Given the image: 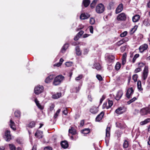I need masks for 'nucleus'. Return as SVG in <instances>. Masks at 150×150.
<instances>
[{
	"instance_id": "obj_1",
	"label": "nucleus",
	"mask_w": 150,
	"mask_h": 150,
	"mask_svg": "<svg viewBox=\"0 0 150 150\" xmlns=\"http://www.w3.org/2000/svg\"><path fill=\"white\" fill-rule=\"evenodd\" d=\"M64 77L61 75H59L56 76L54 79L53 84L55 86L59 85L64 80Z\"/></svg>"
},
{
	"instance_id": "obj_2",
	"label": "nucleus",
	"mask_w": 150,
	"mask_h": 150,
	"mask_svg": "<svg viewBox=\"0 0 150 150\" xmlns=\"http://www.w3.org/2000/svg\"><path fill=\"white\" fill-rule=\"evenodd\" d=\"M104 10V6L101 3L98 4L96 8V12L98 13H103Z\"/></svg>"
},
{
	"instance_id": "obj_3",
	"label": "nucleus",
	"mask_w": 150,
	"mask_h": 150,
	"mask_svg": "<svg viewBox=\"0 0 150 150\" xmlns=\"http://www.w3.org/2000/svg\"><path fill=\"white\" fill-rule=\"evenodd\" d=\"M44 88L43 86H38L34 88V93L36 94H39L41 93L43 91Z\"/></svg>"
},
{
	"instance_id": "obj_4",
	"label": "nucleus",
	"mask_w": 150,
	"mask_h": 150,
	"mask_svg": "<svg viewBox=\"0 0 150 150\" xmlns=\"http://www.w3.org/2000/svg\"><path fill=\"white\" fill-rule=\"evenodd\" d=\"M126 110V108L124 106H122L118 108L116 110L115 112L118 114H121L125 112Z\"/></svg>"
},
{
	"instance_id": "obj_5",
	"label": "nucleus",
	"mask_w": 150,
	"mask_h": 150,
	"mask_svg": "<svg viewBox=\"0 0 150 150\" xmlns=\"http://www.w3.org/2000/svg\"><path fill=\"white\" fill-rule=\"evenodd\" d=\"M4 138L7 141H9L11 139V136L10 134V131L8 130H6L5 132Z\"/></svg>"
},
{
	"instance_id": "obj_6",
	"label": "nucleus",
	"mask_w": 150,
	"mask_h": 150,
	"mask_svg": "<svg viewBox=\"0 0 150 150\" xmlns=\"http://www.w3.org/2000/svg\"><path fill=\"white\" fill-rule=\"evenodd\" d=\"M148 75V68L145 66L143 70V73L142 76V79L143 80H145L147 78Z\"/></svg>"
},
{
	"instance_id": "obj_7",
	"label": "nucleus",
	"mask_w": 150,
	"mask_h": 150,
	"mask_svg": "<svg viewBox=\"0 0 150 150\" xmlns=\"http://www.w3.org/2000/svg\"><path fill=\"white\" fill-rule=\"evenodd\" d=\"M126 15L124 13H121L117 17V19L118 21H124L126 20Z\"/></svg>"
},
{
	"instance_id": "obj_8",
	"label": "nucleus",
	"mask_w": 150,
	"mask_h": 150,
	"mask_svg": "<svg viewBox=\"0 0 150 150\" xmlns=\"http://www.w3.org/2000/svg\"><path fill=\"white\" fill-rule=\"evenodd\" d=\"M134 90L131 87L128 88L126 94V96L128 98H129L133 94Z\"/></svg>"
},
{
	"instance_id": "obj_9",
	"label": "nucleus",
	"mask_w": 150,
	"mask_h": 150,
	"mask_svg": "<svg viewBox=\"0 0 150 150\" xmlns=\"http://www.w3.org/2000/svg\"><path fill=\"white\" fill-rule=\"evenodd\" d=\"M148 46L146 44H144L141 45L139 47V50L141 53H142L148 48Z\"/></svg>"
},
{
	"instance_id": "obj_10",
	"label": "nucleus",
	"mask_w": 150,
	"mask_h": 150,
	"mask_svg": "<svg viewBox=\"0 0 150 150\" xmlns=\"http://www.w3.org/2000/svg\"><path fill=\"white\" fill-rule=\"evenodd\" d=\"M140 113L142 115L148 114H150V109L147 108H143L141 110Z\"/></svg>"
},
{
	"instance_id": "obj_11",
	"label": "nucleus",
	"mask_w": 150,
	"mask_h": 150,
	"mask_svg": "<svg viewBox=\"0 0 150 150\" xmlns=\"http://www.w3.org/2000/svg\"><path fill=\"white\" fill-rule=\"evenodd\" d=\"M110 127H107L106 130V136L105 141L106 142L108 141L110 136Z\"/></svg>"
},
{
	"instance_id": "obj_12",
	"label": "nucleus",
	"mask_w": 150,
	"mask_h": 150,
	"mask_svg": "<svg viewBox=\"0 0 150 150\" xmlns=\"http://www.w3.org/2000/svg\"><path fill=\"white\" fill-rule=\"evenodd\" d=\"M38 108L40 110H42L44 108V106L43 105L41 104L38 100L37 98H35L34 100Z\"/></svg>"
},
{
	"instance_id": "obj_13",
	"label": "nucleus",
	"mask_w": 150,
	"mask_h": 150,
	"mask_svg": "<svg viewBox=\"0 0 150 150\" xmlns=\"http://www.w3.org/2000/svg\"><path fill=\"white\" fill-rule=\"evenodd\" d=\"M123 5L122 4H120L117 6L115 11L116 13H118L121 12L123 10Z\"/></svg>"
},
{
	"instance_id": "obj_14",
	"label": "nucleus",
	"mask_w": 150,
	"mask_h": 150,
	"mask_svg": "<svg viewBox=\"0 0 150 150\" xmlns=\"http://www.w3.org/2000/svg\"><path fill=\"white\" fill-rule=\"evenodd\" d=\"M93 68H95L98 71L102 69V67L100 64L98 63L95 62L93 65Z\"/></svg>"
},
{
	"instance_id": "obj_15",
	"label": "nucleus",
	"mask_w": 150,
	"mask_h": 150,
	"mask_svg": "<svg viewBox=\"0 0 150 150\" xmlns=\"http://www.w3.org/2000/svg\"><path fill=\"white\" fill-rule=\"evenodd\" d=\"M123 94V92L122 90L118 91L117 94L115 99L117 100H119Z\"/></svg>"
},
{
	"instance_id": "obj_16",
	"label": "nucleus",
	"mask_w": 150,
	"mask_h": 150,
	"mask_svg": "<svg viewBox=\"0 0 150 150\" xmlns=\"http://www.w3.org/2000/svg\"><path fill=\"white\" fill-rule=\"evenodd\" d=\"M108 105L106 106L107 103H104L103 105V108L104 109L105 108V107L106 106V108L107 109H108L110 107H111L113 103V102L110 100H109L108 102Z\"/></svg>"
},
{
	"instance_id": "obj_17",
	"label": "nucleus",
	"mask_w": 150,
	"mask_h": 150,
	"mask_svg": "<svg viewBox=\"0 0 150 150\" xmlns=\"http://www.w3.org/2000/svg\"><path fill=\"white\" fill-rule=\"evenodd\" d=\"M54 76H55L53 75H50L46 79L45 81V82L47 83H50L54 77Z\"/></svg>"
},
{
	"instance_id": "obj_18",
	"label": "nucleus",
	"mask_w": 150,
	"mask_h": 150,
	"mask_svg": "<svg viewBox=\"0 0 150 150\" xmlns=\"http://www.w3.org/2000/svg\"><path fill=\"white\" fill-rule=\"evenodd\" d=\"M104 115V113L103 112H102L99 115H98L96 117V121L99 122L103 118Z\"/></svg>"
},
{
	"instance_id": "obj_19",
	"label": "nucleus",
	"mask_w": 150,
	"mask_h": 150,
	"mask_svg": "<svg viewBox=\"0 0 150 150\" xmlns=\"http://www.w3.org/2000/svg\"><path fill=\"white\" fill-rule=\"evenodd\" d=\"M9 125L10 127L13 130H15L16 129L15 123L13 121L12 119H10V120Z\"/></svg>"
},
{
	"instance_id": "obj_20",
	"label": "nucleus",
	"mask_w": 150,
	"mask_h": 150,
	"mask_svg": "<svg viewBox=\"0 0 150 150\" xmlns=\"http://www.w3.org/2000/svg\"><path fill=\"white\" fill-rule=\"evenodd\" d=\"M35 137L39 138H41L42 137V132L39 130H37L35 134Z\"/></svg>"
},
{
	"instance_id": "obj_21",
	"label": "nucleus",
	"mask_w": 150,
	"mask_h": 150,
	"mask_svg": "<svg viewBox=\"0 0 150 150\" xmlns=\"http://www.w3.org/2000/svg\"><path fill=\"white\" fill-rule=\"evenodd\" d=\"M80 87H81L80 86L74 87L71 90V93H77L80 90Z\"/></svg>"
},
{
	"instance_id": "obj_22",
	"label": "nucleus",
	"mask_w": 150,
	"mask_h": 150,
	"mask_svg": "<svg viewBox=\"0 0 150 150\" xmlns=\"http://www.w3.org/2000/svg\"><path fill=\"white\" fill-rule=\"evenodd\" d=\"M89 17V15L88 14L83 13L81 14L80 18L81 19L84 20L86 19Z\"/></svg>"
},
{
	"instance_id": "obj_23",
	"label": "nucleus",
	"mask_w": 150,
	"mask_h": 150,
	"mask_svg": "<svg viewBox=\"0 0 150 150\" xmlns=\"http://www.w3.org/2000/svg\"><path fill=\"white\" fill-rule=\"evenodd\" d=\"M98 111V110L97 108L93 106L90 109V112L94 114L96 113Z\"/></svg>"
},
{
	"instance_id": "obj_24",
	"label": "nucleus",
	"mask_w": 150,
	"mask_h": 150,
	"mask_svg": "<svg viewBox=\"0 0 150 150\" xmlns=\"http://www.w3.org/2000/svg\"><path fill=\"white\" fill-rule=\"evenodd\" d=\"M61 144L62 147L64 149L67 148L68 146V144L67 142L65 141H62L61 143Z\"/></svg>"
},
{
	"instance_id": "obj_25",
	"label": "nucleus",
	"mask_w": 150,
	"mask_h": 150,
	"mask_svg": "<svg viewBox=\"0 0 150 150\" xmlns=\"http://www.w3.org/2000/svg\"><path fill=\"white\" fill-rule=\"evenodd\" d=\"M69 133H71L73 135L76 134V130L72 127H71L69 129Z\"/></svg>"
},
{
	"instance_id": "obj_26",
	"label": "nucleus",
	"mask_w": 150,
	"mask_h": 150,
	"mask_svg": "<svg viewBox=\"0 0 150 150\" xmlns=\"http://www.w3.org/2000/svg\"><path fill=\"white\" fill-rule=\"evenodd\" d=\"M115 6V2L112 1H111L109 3V6L108 7V9L110 10L113 9L114 8Z\"/></svg>"
},
{
	"instance_id": "obj_27",
	"label": "nucleus",
	"mask_w": 150,
	"mask_h": 150,
	"mask_svg": "<svg viewBox=\"0 0 150 150\" xmlns=\"http://www.w3.org/2000/svg\"><path fill=\"white\" fill-rule=\"evenodd\" d=\"M140 18V16L138 15H136L132 17V21L134 22H137Z\"/></svg>"
},
{
	"instance_id": "obj_28",
	"label": "nucleus",
	"mask_w": 150,
	"mask_h": 150,
	"mask_svg": "<svg viewBox=\"0 0 150 150\" xmlns=\"http://www.w3.org/2000/svg\"><path fill=\"white\" fill-rule=\"evenodd\" d=\"M127 54L126 53H124L122 55V64L124 65L125 64L126 62Z\"/></svg>"
},
{
	"instance_id": "obj_29",
	"label": "nucleus",
	"mask_w": 150,
	"mask_h": 150,
	"mask_svg": "<svg viewBox=\"0 0 150 150\" xmlns=\"http://www.w3.org/2000/svg\"><path fill=\"white\" fill-rule=\"evenodd\" d=\"M69 46V45L68 43L65 44L63 46L61 50V52L62 53H64L66 50L67 49L68 47Z\"/></svg>"
},
{
	"instance_id": "obj_30",
	"label": "nucleus",
	"mask_w": 150,
	"mask_h": 150,
	"mask_svg": "<svg viewBox=\"0 0 150 150\" xmlns=\"http://www.w3.org/2000/svg\"><path fill=\"white\" fill-rule=\"evenodd\" d=\"M150 122V118H148L145 119L144 120L140 122V124L141 125H143L147 124L149 122Z\"/></svg>"
},
{
	"instance_id": "obj_31",
	"label": "nucleus",
	"mask_w": 150,
	"mask_h": 150,
	"mask_svg": "<svg viewBox=\"0 0 150 150\" xmlns=\"http://www.w3.org/2000/svg\"><path fill=\"white\" fill-rule=\"evenodd\" d=\"M90 2V0H83V4L85 7H86L88 6Z\"/></svg>"
},
{
	"instance_id": "obj_32",
	"label": "nucleus",
	"mask_w": 150,
	"mask_h": 150,
	"mask_svg": "<svg viewBox=\"0 0 150 150\" xmlns=\"http://www.w3.org/2000/svg\"><path fill=\"white\" fill-rule=\"evenodd\" d=\"M62 95V93H58L56 94H53L52 96V98L54 99H57L60 98Z\"/></svg>"
},
{
	"instance_id": "obj_33",
	"label": "nucleus",
	"mask_w": 150,
	"mask_h": 150,
	"mask_svg": "<svg viewBox=\"0 0 150 150\" xmlns=\"http://www.w3.org/2000/svg\"><path fill=\"white\" fill-rule=\"evenodd\" d=\"M143 24L146 26H149L150 25V22L149 20L147 18L145 19L143 21Z\"/></svg>"
},
{
	"instance_id": "obj_34",
	"label": "nucleus",
	"mask_w": 150,
	"mask_h": 150,
	"mask_svg": "<svg viewBox=\"0 0 150 150\" xmlns=\"http://www.w3.org/2000/svg\"><path fill=\"white\" fill-rule=\"evenodd\" d=\"M108 59L109 62H112L115 59L114 56L112 55H109L108 57Z\"/></svg>"
},
{
	"instance_id": "obj_35",
	"label": "nucleus",
	"mask_w": 150,
	"mask_h": 150,
	"mask_svg": "<svg viewBox=\"0 0 150 150\" xmlns=\"http://www.w3.org/2000/svg\"><path fill=\"white\" fill-rule=\"evenodd\" d=\"M98 2L99 0H93L90 5L91 7L93 8Z\"/></svg>"
},
{
	"instance_id": "obj_36",
	"label": "nucleus",
	"mask_w": 150,
	"mask_h": 150,
	"mask_svg": "<svg viewBox=\"0 0 150 150\" xmlns=\"http://www.w3.org/2000/svg\"><path fill=\"white\" fill-rule=\"evenodd\" d=\"M63 61L64 60L62 59L61 58L60 59L59 62L54 64V66H57V67H60L62 65Z\"/></svg>"
},
{
	"instance_id": "obj_37",
	"label": "nucleus",
	"mask_w": 150,
	"mask_h": 150,
	"mask_svg": "<svg viewBox=\"0 0 150 150\" xmlns=\"http://www.w3.org/2000/svg\"><path fill=\"white\" fill-rule=\"evenodd\" d=\"M90 132V130L89 128L85 129L81 131V132L84 134H88Z\"/></svg>"
},
{
	"instance_id": "obj_38",
	"label": "nucleus",
	"mask_w": 150,
	"mask_h": 150,
	"mask_svg": "<svg viewBox=\"0 0 150 150\" xmlns=\"http://www.w3.org/2000/svg\"><path fill=\"white\" fill-rule=\"evenodd\" d=\"M76 54L78 55H80L81 54V52L78 46H76Z\"/></svg>"
},
{
	"instance_id": "obj_39",
	"label": "nucleus",
	"mask_w": 150,
	"mask_h": 150,
	"mask_svg": "<svg viewBox=\"0 0 150 150\" xmlns=\"http://www.w3.org/2000/svg\"><path fill=\"white\" fill-rule=\"evenodd\" d=\"M137 88L140 91L142 90V88L141 82L140 81H139L137 82Z\"/></svg>"
},
{
	"instance_id": "obj_40",
	"label": "nucleus",
	"mask_w": 150,
	"mask_h": 150,
	"mask_svg": "<svg viewBox=\"0 0 150 150\" xmlns=\"http://www.w3.org/2000/svg\"><path fill=\"white\" fill-rule=\"evenodd\" d=\"M137 27L138 26L137 25H135L134 27L131 30L130 32V34H132L133 33L136 31L137 28Z\"/></svg>"
},
{
	"instance_id": "obj_41",
	"label": "nucleus",
	"mask_w": 150,
	"mask_h": 150,
	"mask_svg": "<svg viewBox=\"0 0 150 150\" xmlns=\"http://www.w3.org/2000/svg\"><path fill=\"white\" fill-rule=\"evenodd\" d=\"M9 146L10 150H16V147L13 144H9Z\"/></svg>"
},
{
	"instance_id": "obj_42",
	"label": "nucleus",
	"mask_w": 150,
	"mask_h": 150,
	"mask_svg": "<svg viewBox=\"0 0 150 150\" xmlns=\"http://www.w3.org/2000/svg\"><path fill=\"white\" fill-rule=\"evenodd\" d=\"M35 123L34 122H30L28 125V127L30 128H32L35 126Z\"/></svg>"
},
{
	"instance_id": "obj_43",
	"label": "nucleus",
	"mask_w": 150,
	"mask_h": 150,
	"mask_svg": "<svg viewBox=\"0 0 150 150\" xmlns=\"http://www.w3.org/2000/svg\"><path fill=\"white\" fill-rule=\"evenodd\" d=\"M14 114L15 116L16 117H20L21 116V112L18 110H16L15 111Z\"/></svg>"
},
{
	"instance_id": "obj_44",
	"label": "nucleus",
	"mask_w": 150,
	"mask_h": 150,
	"mask_svg": "<svg viewBox=\"0 0 150 150\" xmlns=\"http://www.w3.org/2000/svg\"><path fill=\"white\" fill-rule=\"evenodd\" d=\"M120 67H121L120 64L119 62H117L115 66V68L117 70H118L120 69Z\"/></svg>"
},
{
	"instance_id": "obj_45",
	"label": "nucleus",
	"mask_w": 150,
	"mask_h": 150,
	"mask_svg": "<svg viewBox=\"0 0 150 150\" xmlns=\"http://www.w3.org/2000/svg\"><path fill=\"white\" fill-rule=\"evenodd\" d=\"M128 142L126 141L125 140L123 143V147L124 148H127L128 146Z\"/></svg>"
},
{
	"instance_id": "obj_46",
	"label": "nucleus",
	"mask_w": 150,
	"mask_h": 150,
	"mask_svg": "<svg viewBox=\"0 0 150 150\" xmlns=\"http://www.w3.org/2000/svg\"><path fill=\"white\" fill-rule=\"evenodd\" d=\"M139 54H137L134 55V56L133 59L132 61V62L133 63H134L135 62L136 59L137 58H138V57H139Z\"/></svg>"
},
{
	"instance_id": "obj_47",
	"label": "nucleus",
	"mask_w": 150,
	"mask_h": 150,
	"mask_svg": "<svg viewBox=\"0 0 150 150\" xmlns=\"http://www.w3.org/2000/svg\"><path fill=\"white\" fill-rule=\"evenodd\" d=\"M124 43V42L123 40H122V39L121 40H120V41L117 42L116 43V44L117 46H120L121 45H122V44H123Z\"/></svg>"
},
{
	"instance_id": "obj_48",
	"label": "nucleus",
	"mask_w": 150,
	"mask_h": 150,
	"mask_svg": "<svg viewBox=\"0 0 150 150\" xmlns=\"http://www.w3.org/2000/svg\"><path fill=\"white\" fill-rule=\"evenodd\" d=\"M127 34V31H125L123 33H122L120 35V36L121 37H124Z\"/></svg>"
},
{
	"instance_id": "obj_49",
	"label": "nucleus",
	"mask_w": 150,
	"mask_h": 150,
	"mask_svg": "<svg viewBox=\"0 0 150 150\" xmlns=\"http://www.w3.org/2000/svg\"><path fill=\"white\" fill-rule=\"evenodd\" d=\"M138 77V76L137 74H135L132 76L133 79L135 82L137 81Z\"/></svg>"
},
{
	"instance_id": "obj_50",
	"label": "nucleus",
	"mask_w": 150,
	"mask_h": 150,
	"mask_svg": "<svg viewBox=\"0 0 150 150\" xmlns=\"http://www.w3.org/2000/svg\"><path fill=\"white\" fill-rule=\"evenodd\" d=\"M83 78V75L81 74L80 75L75 78V80L76 81L79 80Z\"/></svg>"
},
{
	"instance_id": "obj_51",
	"label": "nucleus",
	"mask_w": 150,
	"mask_h": 150,
	"mask_svg": "<svg viewBox=\"0 0 150 150\" xmlns=\"http://www.w3.org/2000/svg\"><path fill=\"white\" fill-rule=\"evenodd\" d=\"M70 139L72 140H76L78 138V136L77 135L71 136L70 137Z\"/></svg>"
},
{
	"instance_id": "obj_52",
	"label": "nucleus",
	"mask_w": 150,
	"mask_h": 150,
	"mask_svg": "<svg viewBox=\"0 0 150 150\" xmlns=\"http://www.w3.org/2000/svg\"><path fill=\"white\" fill-rule=\"evenodd\" d=\"M90 22L91 24H93L95 23V20L94 18H91L90 20Z\"/></svg>"
},
{
	"instance_id": "obj_53",
	"label": "nucleus",
	"mask_w": 150,
	"mask_h": 150,
	"mask_svg": "<svg viewBox=\"0 0 150 150\" xmlns=\"http://www.w3.org/2000/svg\"><path fill=\"white\" fill-rule=\"evenodd\" d=\"M72 64V63L71 62H67L65 63V65L68 67L71 66Z\"/></svg>"
},
{
	"instance_id": "obj_54",
	"label": "nucleus",
	"mask_w": 150,
	"mask_h": 150,
	"mask_svg": "<svg viewBox=\"0 0 150 150\" xmlns=\"http://www.w3.org/2000/svg\"><path fill=\"white\" fill-rule=\"evenodd\" d=\"M142 69L141 68L138 67L136 68L134 70V73H137L140 71H141Z\"/></svg>"
},
{
	"instance_id": "obj_55",
	"label": "nucleus",
	"mask_w": 150,
	"mask_h": 150,
	"mask_svg": "<svg viewBox=\"0 0 150 150\" xmlns=\"http://www.w3.org/2000/svg\"><path fill=\"white\" fill-rule=\"evenodd\" d=\"M96 77L97 79L99 81H102L103 79L102 77L100 75H97Z\"/></svg>"
},
{
	"instance_id": "obj_56",
	"label": "nucleus",
	"mask_w": 150,
	"mask_h": 150,
	"mask_svg": "<svg viewBox=\"0 0 150 150\" xmlns=\"http://www.w3.org/2000/svg\"><path fill=\"white\" fill-rule=\"evenodd\" d=\"M62 112L65 115H67L68 113L67 108H64Z\"/></svg>"
},
{
	"instance_id": "obj_57",
	"label": "nucleus",
	"mask_w": 150,
	"mask_h": 150,
	"mask_svg": "<svg viewBox=\"0 0 150 150\" xmlns=\"http://www.w3.org/2000/svg\"><path fill=\"white\" fill-rule=\"evenodd\" d=\"M144 65V64L143 63H140L139 64V68H142V67H143Z\"/></svg>"
},
{
	"instance_id": "obj_58",
	"label": "nucleus",
	"mask_w": 150,
	"mask_h": 150,
	"mask_svg": "<svg viewBox=\"0 0 150 150\" xmlns=\"http://www.w3.org/2000/svg\"><path fill=\"white\" fill-rule=\"evenodd\" d=\"M80 37L77 34L75 36V37H74V40H77L79 39V38Z\"/></svg>"
},
{
	"instance_id": "obj_59",
	"label": "nucleus",
	"mask_w": 150,
	"mask_h": 150,
	"mask_svg": "<svg viewBox=\"0 0 150 150\" xmlns=\"http://www.w3.org/2000/svg\"><path fill=\"white\" fill-rule=\"evenodd\" d=\"M90 32L91 33H93V28L92 26H90L89 27Z\"/></svg>"
},
{
	"instance_id": "obj_60",
	"label": "nucleus",
	"mask_w": 150,
	"mask_h": 150,
	"mask_svg": "<svg viewBox=\"0 0 150 150\" xmlns=\"http://www.w3.org/2000/svg\"><path fill=\"white\" fill-rule=\"evenodd\" d=\"M123 40L124 42H127L129 40V39L127 37H125L122 39Z\"/></svg>"
},
{
	"instance_id": "obj_61",
	"label": "nucleus",
	"mask_w": 150,
	"mask_h": 150,
	"mask_svg": "<svg viewBox=\"0 0 150 150\" xmlns=\"http://www.w3.org/2000/svg\"><path fill=\"white\" fill-rule=\"evenodd\" d=\"M105 97L104 96H103L102 98H100V104H101L102 103L103 100L105 99Z\"/></svg>"
},
{
	"instance_id": "obj_62",
	"label": "nucleus",
	"mask_w": 150,
	"mask_h": 150,
	"mask_svg": "<svg viewBox=\"0 0 150 150\" xmlns=\"http://www.w3.org/2000/svg\"><path fill=\"white\" fill-rule=\"evenodd\" d=\"M84 32L83 31L81 30L77 34L80 37L83 34Z\"/></svg>"
},
{
	"instance_id": "obj_63",
	"label": "nucleus",
	"mask_w": 150,
	"mask_h": 150,
	"mask_svg": "<svg viewBox=\"0 0 150 150\" xmlns=\"http://www.w3.org/2000/svg\"><path fill=\"white\" fill-rule=\"evenodd\" d=\"M44 150H52V149L51 147L47 146L44 148Z\"/></svg>"
},
{
	"instance_id": "obj_64",
	"label": "nucleus",
	"mask_w": 150,
	"mask_h": 150,
	"mask_svg": "<svg viewBox=\"0 0 150 150\" xmlns=\"http://www.w3.org/2000/svg\"><path fill=\"white\" fill-rule=\"evenodd\" d=\"M117 126L118 127H120L121 128L124 127L125 128V127H122L121 126V125L120 123H116Z\"/></svg>"
}]
</instances>
